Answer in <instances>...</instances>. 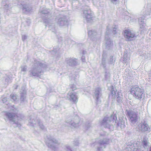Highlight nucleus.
<instances>
[{"label":"nucleus","instance_id":"obj_1","mask_svg":"<svg viewBox=\"0 0 151 151\" xmlns=\"http://www.w3.org/2000/svg\"><path fill=\"white\" fill-rule=\"evenodd\" d=\"M47 66L45 63L43 61H35L32 68L29 71L30 76H40Z\"/></svg>","mask_w":151,"mask_h":151},{"label":"nucleus","instance_id":"obj_2","mask_svg":"<svg viewBox=\"0 0 151 151\" xmlns=\"http://www.w3.org/2000/svg\"><path fill=\"white\" fill-rule=\"evenodd\" d=\"M4 119L6 122L9 120L12 124H16V126L20 127L21 125L18 122L20 121L23 118V116L20 114H17L16 112L9 111L4 112Z\"/></svg>","mask_w":151,"mask_h":151},{"label":"nucleus","instance_id":"obj_3","mask_svg":"<svg viewBox=\"0 0 151 151\" xmlns=\"http://www.w3.org/2000/svg\"><path fill=\"white\" fill-rule=\"evenodd\" d=\"M117 117L115 114H113L109 117H105L100 122V124L101 126L105 128H107L110 130H113V126L111 125V122L112 121L113 123H116L117 127H119V123L117 122L116 120Z\"/></svg>","mask_w":151,"mask_h":151},{"label":"nucleus","instance_id":"obj_4","mask_svg":"<svg viewBox=\"0 0 151 151\" xmlns=\"http://www.w3.org/2000/svg\"><path fill=\"white\" fill-rule=\"evenodd\" d=\"M46 143L47 147L53 151H58L60 142L54 137L50 135L47 136Z\"/></svg>","mask_w":151,"mask_h":151},{"label":"nucleus","instance_id":"obj_5","mask_svg":"<svg viewBox=\"0 0 151 151\" xmlns=\"http://www.w3.org/2000/svg\"><path fill=\"white\" fill-rule=\"evenodd\" d=\"M109 139L107 138H100L91 145L95 146L96 151H103V149L106 148V145L109 144Z\"/></svg>","mask_w":151,"mask_h":151},{"label":"nucleus","instance_id":"obj_6","mask_svg":"<svg viewBox=\"0 0 151 151\" xmlns=\"http://www.w3.org/2000/svg\"><path fill=\"white\" fill-rule=\"evenodd\" d=\"M127 115L129 120L132 125L134 124L137 122L138 119V113L134 110H126Z\"/></svg>","mask_w":151,"mask_h":151},{"label":"nucleus","instance_id":"obj_7","mask_svg":"<svg viewBox=\"0 0 151 151\" xmlns=\"http://www.w3.org/2000/svg\"><path fill=\"white\" fill-rule=\"evenodd\" d=\"M131 92L135 98L139 99H141L144 95L143 90L137 86H134L131 88Z\"/></svg>","mask_w":151,"mask_h":151},{"label":"nucleus","instance_id":"obj_8","mask_svg":"<svg viewBox=\"0 0 151 151\" xmlns=\"http://www.w3.org/2000/svg\"><path fill=\"white\" fill-rule=\"evenodd\" d=\"M50 10L49 9L44 8L42 10L40 9V12L42 14H45V17H42L44 21V22L46 24V26L50 24H52V21L51 19L50 18V16L51 14L50 13Z\"/></svg>","mask_w":151,"mask_h":151},{"label":"nucleus","instance_id":"obj_9","mask_svg":"<svg viewBox=\"0 0 151 151\" xmlns=\"http://www.w3.org/2000/svg\"><path fill=\"white\" fill-rule=\"evenodd\" d=\"M82 16L84 20H86L87 22H91L95 17L93 13L89 8L83 11Z\"/></svg>","mask_w":151,"mask_h":151},{"label":"nucleus","instance_id":"obj_10","mask_svg":"<svg viewBox=\"0 0 151 151\" xmlns=\"http://www.w3.org/2000/svg\"><path fill=\"white\" fill-rule=\"evenodd\" d=\"M55 22L60 26H64L68 24V22L66 17L62 15L57 16L55 19Z\"/></svg>","mask_w":151,"mask_h":151},{"label":"nucleus","instance_id":"obj_11","mask_svg":"<svg viewBox=\"0 0 151 151\" xmlns=\"http://www.w3.org/2000/svg\"><path fill=\"white\" fill-rule=\"evenodd\" d=\"M80 119L79 117L76 116L73 118L72 119L68 120L66 122L68 124L69 126L71 128H76L79 126V122Z\"/></svg>","mask_w":151,"mask_h":151},{"label":"nucleus","instance_id":"obj_12","mask_svg":"<svg viewBox=\"0 0 151 151\" xmlns=\"http://www.w3.org/2000/svg\"><path fill=\"white\" fill-rule=\"evenodd\" d=\"M124 35L126 40L128 41L134 40L136 38L137 36L128 29L124 30Z\"/></svg>","mask_w":151,"mask_h":151},{"label":"nucleus","instance_id":"obj_13","mask_svg":"<svg viewBox=\"0 0 151 151\" xmlns=\"http://www.w3.org/2000/svg\"><path fill=\"white\" fill-rule=\"evenodd\" d=\"M88 36L93 41L96 42L99 40L100 37V34L97 33L94 30H90L88 32Z\"/></svg>","mask_w":151,"mask_h":151},{"label":"nucleus","instance_id":"obj_14","mask_svg":"<svg viewBox=\"0 0 151 151\" xmlns=\"http://www.w3.org/2000/svg\"><path fill=\"white\" fill-rule=\"evenodd\" d=\"M29 125L35 127L36 126V124H37L40 126V128L44 130H46V128L43 125L42 122L40 120H36L34 119H30L29 121Z\"/></svg>","mask_w":151,"mask_h":151},{"label":"nucleus","instance_id":"obj_15","mask_svg":"<svg viewBox=\"0 0 151 151\" xmlns=\"http://www.w3.org/2000/svg\"><path fill=\"white\" fill-rule=\"evenodd\" d=\"M19 7L22 8L23 12L25 13H29L32 10V7L27 4H21Z\"/></svg>","mask_w":151,"mask_h":151},{"label":"nucleus","instance_id":"obj_16","mask_svg":"<svg viewBox=\"0 0 151 151\" xmlns=\"http://www.w3.org/2000/svg\"><path fill=\"white\" fill-rule=\"evenodd\" d=\"M68 97H69L70 101L74 103L77 101L78 97L77 93L76 92H71L68 94Z\"/></svg>","mask_w":151,"mask_h":151},{"label":"nucleus","instance_id":"obj_17","mask_svg":"<svg viewBox=\"0 0 151 151\" xmlns=\"http://www.w3.org/2000/svg\"><path fill=\"white\" fill-rule=\"evenodd\" d=\"M138 129L142 132H145L148 131L149 129L148 125L146 123H141L138 125Z\"/></svg>","mask_w":151,"mask_h":151},{"label":"nucleus","instance_id":"obj_18","mask_svg":"<svg viewBox=\"0 0 151 151\" xmlns=\"http://www.w3.org/2000/svg\"><path fill=\"white\" fill-rule=\"evenodd\" d=\"M101 89L100 88H97L95 90L93 97L97 101H99V99L101 95Z\"/></svg>","mask_w":151,"mask_h":151},{"label":"nucleus","instance_id":"obj_19","mask_svg":"<svg viewBox=\"0 0 151 151\" xmlns=\"http://www.w3.org/2000/svg\"><path fill=\"white\" fill-rule=\"evenodd\" d=\"M67 64L71 66H74L77 64L76 59L75 58H68L66 59Z\"/></svg>","mask_w":151,"mask_h":151},{"label":"nucleus","instance_id":"obj_20","mask_svg":"<svg viewBox=\"0 0 151 151\" xmlns=\"http://www.w3.org/2000/svg\"><path fill=\"white\" fill-rule=\"evenodd\" d=\"M105 40L106 41L105 44L106 49L107 50H109L112 47V42L110 39L107 38L106 36L105 37Z\"/></svg>","mask_w":151,"mask_h":151},{"label":"nucleus","instance_id":"obj_21","mask_svg":"<svg viewBox=\"0 0 151 151\" xmlns=\"http://www.w3.org/2000/svg\"><path fill=\"white\" fill-rule=\"evenodd\" d=\"M79 77V75L78 74H74L72 76H70V80L72 83H76L78 81Z\"/></svg>","mask_w":151,"mask_h":151},{"label":"nucleus","instance_id":"obj_22","mask_svg":"<svg viewBox=\"0 0 151 151\" xmlns=\"http://www.w3.org/2000/svg\"><path fill=\"white\" fill-rule=\"evenodd\" d=\"M116 121L117 122L119 123V127H117L116 123H115V122L114 123V125L116 127L117 129H119V127H120L121 129H122L124 128L125 125L124 122H122L121 121L119 122L118 121L117 119L116 120Z\"/></svg>","mask_w":151,"mask_h":151},{"label":"nucleus","instance_id":"obj_23","mask_svg":"<svg viewBox=\"0 0 151 151\" xmlns=\"http://www.w3.org/2000/svg\"><path fill=\"white\" fill-rule=\"evenodd\" d=\"M116 98V101L118 102L119 103L122 102V96L121 93L119 92H117Z\"/></svg>","mask_w":151,"mask_h":151},{"label":"nucleus","instance_id":"obj_24","mask_svg":"<svg viewBox=\"0 0 151 151\" xmlns=\"http://www.w3.org/2000/svg\"><path fill=\"white\" fill-rule=\"evenodd\" d=\"M26 91L25 90H23V92L21 93L20 100L21 101L23 102L24 101L26 97Z\"/></svg>","mask_w":151,"mask_h":151},{"label":"nucleus","instance_id":"obj_25","mask_svg":"<svg viewBox=\"0 0 151 151\" xmlns=\"http://www.w3.org/2000/svg\"><path fill=\"white\" fill-rule=\"evenodd\" d=\"M106 56H107L106 54L104 52L102 55V59L101 63V65L104 68L106 67L105 61Z\"/></svg>","mask_w":151,"mask_h":151},{"label":"nucleus","instance_id":"obj_26","mask_svg":"<svg viewBox=\"0 0 151 151\" xmlns=\"http://www.w3.org/2000/svg\"><path fill=\"white\" fill-rule=\"evenodd\" d=\"M111 88L112 89L111 91V93L109 95V96L112 99H115L117 94H116L115 91L113 90V86H112Z\"/></svg>","mask_w":151,"mask_h":151},{"label":"nucleus","instance_id":"obj_27","mask_svg":"<svg viewBox=\"0 0 151 151\" xmlns=\"http://www.w3.org/2000/svg\"><path fill=\"white\" fill-rule=\"evenodd\" d=\"M21 71L23 72L24 74H25L27 70V67L26 65H22L21 66Z\"/></svg>","mask_w":151,"mask_h":151},{"label":"nucleus","instance_id":"obj_28","mask_svg":"<svg viewBox=\"0 0 151 151\" xmlns=\"http://www.w3.org/2000/svg\"><path fill=\"white\" fill-rule=\"evenodd\" d=\"M129 60V57H127V55L124 54V60H123L124 63H126L127 62H128Z\"/></svg>","mask_w":151,"mask_h":151},{"label":"nucleus","instance_id":"obj_29","mask_svg":"<svg viewBox=\"0 0 151 151\" xmlns=\"http://www.w3.org/2000/svg\"><path fill=\"white\" fill-rule=\"evenodd\" d=\"M110 77V74L109 73L105 72L104 75L105 79L106 81L108 80Z\"/></svg>","mask_w":151,"mask_h":151},{"label":"nucleus","instance_id":"obj_30","mask_svg":"<svg viewBox=\"0 0 151 151\" xmlns=\"http://www.w3.org/2000/svg\"><path fill=\"white\" fill-rule=\"evenodd\" d=\"M113 31L112 32L114 34H115L116 33V30L118 28V26L115 25H113L112 26Z\"/></svg>","mask_w":151,"mask_h":151},{"label":"nucleus","instance_id":"obj_31","mask_svg":"<svg viewBox=\"0 0 151 151\" xmlns=\"http://www.w3.org/2000/svg\"><path fill=\"white\" fill-rule=\"evenodd\" d=\"M144 19V18L142 17H140L138 19V22L139 24L143 25L144 24L143 20Z\"/></svg>","mask_w":151,"mask_h":151},{"label":"nucleus","instance_id":"obj_32","mask_svg":"<svg viewBox=\"0 0 151 151\" xmlns=\"http://www.w3.org/2000/svg\"><path fill=\"white\" fill-rule=\"evenodd\" d=\"M70 87L73 91L77 89L76 86L74 83L70 84Z\"/></svg>","mask_w":151,"mask_h":151},{"label":"nucleus","instance_id":"obj_33","mask_svg":"<svg viewBox=\"0 0 151 151\" xmlns=\"http://www.w3.org/2000/svg\"><path fill=\"white\" fill-rule=\"evenodd\" d=\"M90 127H91V124L90 123L87 122L86 124L85 128L87 130Z\"/></svg>","mask_w":151,"mask_h":151},{"label":"nucleus","instance_id":"obj_34","mask_svg":"<svg viewBox=\"0 0 151 151\" xmlns=\"http://www.w3.org/2000/svg\"><path fill=\"white\" fill-rule=\"evenodd\" d=\"M142 143L143 145V147L144 148H145V147L147 146L148 143L147 141L146 140H143Z\"/></svg>","mask_w":151,"mask_h":151},{"label":"nucleus","instance_id":"obj_35","mask_svg":"<svg viewBox=\"0 0 151 151\" xmlns=\"http://www.w3.org/2000/svg\"><path fill=\"white\" fill-rule=\"evenodd\" d=\"M65 149L66 151H72L70 147L68 145H66L65 146Z\"/></svg>","mask_w":151,"mask_h":151},{"label":"nucleus","instance_id":"obj_36","mask_svg":"<svg viewBox=\"0 0 151 151\" xmlns=\"http://www.w3.org/2000/svg\"><path fill=\"white\" fill-rule=\"evenodd\" d=\"M12 99L14 101H15L17 99V97L14 94H12L10 95Z\"/></svg>","mask_w":151,"mask_h":151},{"label":"nucleus","instance_id":"obj_37","mask_svg":"<svg viewBox=\"0 0 151 151\" xmlns=\"http://www.w3.org/2000/svg\"><path fill=\"white\" fill-rule=\"evenodd\" d=\"M110 28V26H108L107 27L106 31V35H109Z\"/></svg>","mask_w":151,"mask_h":151},{"label":"nucleus","instance_id":"obj_38","mask_svg":"<svg viewBox=\"0 0 151 151\" xmlns=\"http://www.w3.org/2000/svg\"><path fill=\"white\" fill-rule=\"evenodd\" d=\"M5 81L7 83L10 82L11 81V79L9 77H6L5 78Z\"/></svg>","mask_w":151,"mask_h":151},{"label":"nucleus","instance_id":"obj_39","mask_svg":"<svg viewBox=\"0 0 151 151\" xmlns=\"http://www.w3.org/2000/svg\"><path fill=\"white\" fill-rule=\"evenodd\" d=\"M27 38V36L25 35H23L22 36V40L23 41H24Z\"/></svg>","mask_w":151,"mask_h":151},{"label":"nucleus","instance_id":"obj_40","mask_svg":"<svg viewBox=\"0 0 151 151\" xmlns=\"http://www.w3.org/2000/svg\"><path fill=\"white\" fill-rule=\"evenodd\" d=\"M119 0H110L111 2L113 4H116Z\"/></svg>","mask_w":151,"mask_h":151},{"label":"nucleus","instance_id":"obj_41","mask_svg":"<svg viewBox=\"0 0 151 151\" xmlns=\"http://www.w3.org/2000/svg\"><path fill=\"white\" fill-rule=\"evenodd\" d=\"M113 57H110V60L109 62V63L110 64H112L113 62Z\"/></svg>","mask_w":151,"mask_h":151},{"label":"nucleus","instance_id":"obj_42","mask_svg":"<svg viewBox=\"0 0 151 151\" xmlns=\"http://www.w3.org/2000/svg\"><path fill=\"white\" fill-rule=\"evenodd\" d=\"M9 6L8 5L6 4L4 6V8L6 10H8L9 8Z\"/></svg>","mask_w":151,"mask_h":151},{"label":"nucleus","instance_id":"obj_43","mask_svg":"<svg viewBox=\"0 0 151 151\" xmlns=\"http://www.w3.org/2000/svg\"><path fill=\"white\" fill-rule=\"evenodd\" d=\"M74 144L75 146H78V145L79 143L78 141L76 140L74 142Z\"/></svg>","mask_w":151,"mask_h":151},{"label":"nucleus","instance_id":"obj_44","mask_svg":"<svg viewBox=\"0 0 151 151\" xmlns=\"http://www.w3.org/2000/svg\"><path fill=\"white\" fill-rule=\"evenodd\" d=\"M81 59H82V61L83 62H85V57L83 55L82 56Z\"/></svg>","mask_w":151,"mask_h":151},{"label":"nucleus","instance_id":"obj_45","mask_svg":"<svg viewBox=\"0 0 151 151\" xmlns=\"http://www.w3.org/2000/svg\"><path fill=\"white\" fill-rule=\"evenodd\" d=\"M2 101L4 103H5L7 101V98L6 97L2 99Z\"/></svg>","mask_w":151,"mask_h":151},{"label":"nucleus","instance_id":"obj_46","mask_svg":"<svg viewBox=\"0 0 151 151\" xmlns=\"http://www.w3.org/2000/svg\"><path fill=\"white\" fill-rule=\"evenodd\" d=\"M150 13H151V12H150V11H147L145 13L146 15H150Z\"/></svg>","mask_w":151,"mask_h":151},{"label":"nucleus","instance_id":"obj_47","mask_svg":"<svg viewBox=\"0 0 151 151\" xmlns=\"http://www.w3.org/2000/svg\"><path fill=\"white\" fill-rule=\"evenodd\" d=\"M86 53V51H83V53L84 54H85Z\"/></svg>","mask_w":151,"mask_h":151},{"label":"nucleus","instance_id":"obj_48","mask_svg":"<svg viewBox=\"0 0 151 151\" xmlns=\"http://www.w3.org/2000/svg\"><path fill=\"white\" fill-rule=\"evenodd\" d=\"M150 151H151V147H150Z\"/></svg>","mask_w":151,"mask_h":151},{"label":"nucleus","instance_id":"obj_49","mask_svg":"<svg viewBox=\"0 0 151 151\" xmlns=\"http://www.w3.org/2000/svg\"><path fill=\"white\" fill-rule=\"evenodd\" d=\"M12 110H14V109H12Z\"/></svg>","mask_w":151,"mask_h":151}]
</instances>
